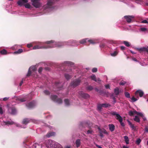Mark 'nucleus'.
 I'll list each match as a JSON object with an SVG mask.
<instances>
[{"mask_svg": "<svg viewBox=\"0 0 148 148\" xmlns=\"http://www.w3.org/2000/svg\"><path fill=\"white\" fill-rule=\"evenodd\" d=\"M76 41L73 40H70L68 41H64L63 42H56L53 40L47 41L46 42L47 44L49 45V48H54L58 47H60L64 45H74L72 43L75 42Z\"/></svg>", "mask_w": 148, "mask_h": 148, "instance_id": "1", "label": "nucleus"}, {"mask_svg": "<svg viewBox=\"0 0 148 148\" xmlns=\"http://www.w3.org/2000/svg\"><path fill=\"white\" fill-rule=\"evenodd\" d=\"M47 41L42 42L39 41H34V46L33 47L32 49L36 50L41 49H49V45L47 44L46 42Z\"/></svg>", "mask_w": 148, "mask_h": 148, "instance_id": "2", "label": "nucleus"}, {"mask_svg": "<svg viewBox=\"0 0 148 148\" xmlns=\"http://www.w3.org/2000/svg\"><path fill=\"white\" fill-rule=\"evenodd\" d=\"M55 0H48L47 4L43 6L44 10L49 12L54 8Z\"/></svg>", "mask_w": 148, "mask_h": 148, "instance_id": "3", "label": "nucleus"}, {"mask_svg": "<svg viewBox=\"0 0 148 148\" xmlns=\"http://www.w3.org/2000/svg\"><path fill=\"white\" fill-rule=\"evenodd\" d=\"M46 146L48 148H63L62 146L60 144L51 140L47 141Z\"/></svg>", "mask_w": 148, "mask_h": 148, "instance_id": "4", "label": "nucleus"}, {"mask_svg": "<svg viewBox=\"0 0 148 148\" xmlns=\"http://www.w3.org/2000/svg\"><path fill=\"white\" fill-rule=\"evenodd\" d=\"M17 3L20 6H24L27 9H31L32 7L30 3H28V0H18Z\"/></svg>", "mask_w": 148, "mask_h": 148, "instance_id": "5", "label": "nucleus"}, {"mask_svg": "<svg viewBox=\"0 0 148 148\" xmlns=\"http://www.w3.org/2000/svg\"><path fill=\"white\" fill-rule=\"evenodd\" d=\"M32 5L36 8H39L42 6L40 0H31Z\"/></svg>", "mask_w": 148, "mask_h": 148, "instance_id": "6", "label": "nucleus"}, {"mask_svg": "<svg viewBox=\"0 0 148 148\" xmlns=\"http://www.w3.org/2000/svg\"><path fill=\"white\" fill-rule=\"evenodd\" d=\"M81 77L72 81L71 83L70 86L71 87H75L78 86L80 83L81 82Z\"/></svg>", "mask_w": 148, "mask_h": 148, "instance_id": "7", "label": "nucleus"}, {"mask_svg": "<svg viewBox=\"0 0 148 148\" xmlns=\"http://www.w3.org/2000/svg\"><path fill=\"white\" fill-rule=\"evenodd\" d=\"M31 119H24L22 122V124L24 125H20L18 124H16V126L18 127H21V128H25L26 127L27 124L29 123L31 121Z\"/></svg>", "mask_w": 148, "mask_h": 148, "instance_id": "8", "label": "nucleus"}, {"mask_svg": "<svg viewBox=\"0 0 148 148\" xmlns=\"http://www.w3.org/2000/svg\"><path fill=\"white\" fill-rule=\"evenodd\" d=\"M36 70V66H32L29 69L27 73V76H30L32 73H35Z\"/></svg>", "mask_w": 148, "mask_h": 148, "instance_id": "9", "label": "nucleus"}, {"mask_svg": "<svg viewBox=\"0 0 148 148\" xmlns=\"http://www.w3.org/2000/svg\"><path fill=\"white\" fill-rule=\"evenodd\" d=\"M51 98L52 100L59 104H60L62 103V100L61 99H57V97L56 95H51Z\"/></svg>", "mask_w": 148, "mask_h": 148, "instance_id": "10", "label": "nucleus"}, {"mask_svg": "<svg viewBox=\"0 0 148 148\" xmlns=\"http://www.w3.org/2000/svg\"><path fill=\"white\" fill-rule=\"evenodd\" d=\"M8 110L9 113L13 115L17 113L16 110L14 106L9 107L8 108Z\"/></svg>", "mask_w": 148, "mask_h": 148, "instance_id": "11", "label": "nucleus"}, {"mask_svg": "<svg viewBox=\"0 0 148 148\" xmlns=\"http://www.w3.org/2000/svg\"><path fill=\"white\" fill-rule=\"evenodd\" d=\"M87 38L83 39L79 41V42L77 41L76 40V42H73L72 43L74 45L73 46L77 45H78V43H79L81 44H84L86 43L87 41Z\"/></svg>", "mask_w": 148, "mask_h": 148, "instance_id": "12", "label": "nucleus"}, {"mask_svg": "<svg viewBox=\"0 0 148 148\" xmlns=\"http://www.w3.org/2000/svg\"><path fill=\"white\" fill-rule=\"evenodd\" d=\"M111 114L113 115H115L116 119L118 120L119 122H121L123 119L119 114L117 113L116 112H113L111 113Z\"/></svg>", "mask_w": 148, "mask_h": 148, "instance_id": "13", "label": "nucleus"}, {"mask_svg": "<svg viewBox=\"0 0 148 148\" xmlns=\"http://www.w3.org/2000/svg\"><path fill=\"white\" fill-rule=\"evenodd\" d=\"M14 123V122L12 121H3L1 122V124L2 126L5 125L8 126L9 125L13 124Z\"/></svg>", "mask_w": 148, "mask_h": 148, "instance_id": "14", "label": "nucleus"}, {"mask_svg": "<svg viewBox=\"0 0 148 148\" xmlns=\"http://www.w3.org/2000/svg\"><path fill=\"white\" fill-rule=\"evenodd\" d=\"M36 102L33 101L31 102L27 103L26 104V106L28 108H31L34 107L36 105Z\"/></svg>", "mask_w": 148, "mask_h": 148, "instance_id": "15", "label": "nucleus"}, {"mask_svg": "<svg viewBox=\"0 0 148 148\" xmlns=\"http://www.w3.org/2000/svg\"><path fill=\"white\" fill-rule=\"evenodd\" d=\"M124 18L128 23H130L131 22L132 19L134 18V16H124Z\"/></svg>", "mask_w": 148, "mask_h": 148, "instance_id": "16", "label": "nucleus"}, {"mask_svg": "<svg viewBox=\"0 0 148 148\" xmlns=\"http://www.w3.org/2000/svg\"><path fill=\"white\" fill-rule=\"evenodd\" d=\"M119 53V51L117 48H116L114 49V51L112 52H111L110 53V55L112 57H115Z\"/></svg>", "mask_w": 148, "mask_h": 148, "instance_id": "17", "label": "nucleus"}, {"mask_svg": "<svg viewBox=\"0 0 148 148\" xmlns=\"http://www.w3.org/2000/svg\"><path fill=\"white\" fill-rule=\"evenodd\" d=\"M64 66H74V64L71 62L66 61L64 62L63 63Z\"/></svg>", "mask_w": 148, "mask_h": 148, "instance_id": "18", "label": "nucleus"}, {"mask_svg": "<svg viewBox=\"0 0 148 148\" xmlns=\"http://www.w3.org/2000/svg\"><path fill=\"white\" fill-rule=\"evenodd\" d=\"M144 94V92L141 90H138L136 91L135 92V97L138 96V95H139L140 97H143Z\"/></svg>", "mask_w": 148, "mask_h": 148, "instance_id": "19", "label": "nucleus"}, {"mask_svg": "<svg viewBox=\"0 0 148 148\" xmlns=\"http://www.w3.org/2000/svg\"><path fill=\"white\" fill-rule=\"evenodd\" d=\"M137 49L140 52L143 51L148 52V47H143L142 48H138Z\"/></svg>", "mask_w": 148, "mask_h": 148, "instance_id": "20", "label": "nucleus"}, {"mask_svg": "<svg viewBox=\"0 0 148 148\" xmlns=\"http://www.w3.org/2000/svg\"><path fill=\"white\" fill-rule=\"evenodd\" d=\"M87 42H90V44H96L97 43V40L96 39H90L89 38H87Z\"/></svg>", "mask_w": 148, "mask_h": 148, "instance_id": "21", "label": "nucleus"}, {"mask_svg": "<svg viewBox=\"0 0 148 148\" xmlns=\"http://www.w3.org/2000/svg\"><path fill=\"white\" fill-rule=\"evenodd\" d=\"M79 94L81 97L85 98H88L89 97V96L88 94L84 92H82Z\"/></svg>", "mask_w": 148, "mask_h": 148, "instance_id": "22", "label": "nucleus"}, {"mask_svg": "<svg viewBox=\"0 0 148 148\" xmlns=\"http://www.w3.org/2000/svg\"><path fill=\"white\" fill-rule=\"evenodd\" d=\"M109 130L111 132L113 131L115 129V126L112 124H109L108 125Z\"/></svg>", "mask_w": 148, "mask_h": 148, "instance_id": "23", "label": "nucleus"}, {"mask_svg": "<svg viewBox=\"0 0 148 148\" xmlns=\"http://www.w3.org/2000/svg\"><path fill=\"white\" fill-rule=\"evenodd\" d=\"M55 134V133L53 132H48L46 135L47 137L49 138L51 136H54Z\"/></svg>", "mask_w": 148, "mask_h": 148, "instance_id": "24", "label": "nucleus"}, {"mask_svg": "<svg viewBox=\"0 0 148 148\" xmlns=\"http://www.w3.org/2000/svg\"><path fill=\"white\" fill-rule=\"evenodd\" d=\"M65 106H68L71 105V102L68 99H65L64 100Z\"/></svg>", "mask_w": 148, "mask_h": 148, "instance_id": "25", "label": "nucleus"}, {"mask_svg": "<svg viewBox=\"0 0 148 148\" xmlns=\"http://www.w3.org/2000/svg\"><path fill=\"white\" fill-rule=\"evenodd\" d=\"M128 122L130 127L132 129V130H136V126H134V125L132 124V123L130 121H128Z\"/></svg>", "mask_w": 148, "mask_h": 148, "instance_id": "26", "label": "nucleus"}, {"mask_svg": "<svg viewBox=\"0 0 148 148\" xmlns=\"http://www.w3.org/2000/svg\"><path fill=\"white\" fill-rule=\"evenodd\" d=\"M136 98H135L134 96H133L131 98V102H135L137 100H138L139 99V97L138 96H137V97H136Z\"/></svg>", "mask_w": 148, "mask_h": 148, "instance_id": "27", "label": "nucleus"}, {"mask_svg": "<svg viewBox=\"0 0 148 148\" xmlns=\"http://www.w3.org/2000/svg\"><path fill=\"white\" fill-rule=\"evenodd\" d=\"M75 143L76 145V146L77 147H79L81 143L80 140V139H77Z\"/></svg>", "mask_w": 148, "mask_h": 148, "instance_id": "28", "label": "nucleus"}, {"mask_svg": "<svg viewBox=\"0 0 148 148\" xmlns=\"http://www.w3.org/2000/svg\"><path fill=\"white\" fill-rule=\"evenodd\" d=\"M114 92L116 95H117L119 93V89L118 88L116 87L114 90Z\"/></svg>", "mask_w": 148, "mask_h": 148, "instance_id": "29", "label": "nucleus"}, {"mask_svg": "<svg viewBox=\"0 0 148 148\" xmlns=\"http://www.w3.org/2000/svg\"><path fill=\"white\" fill-rule=\"evenodd\" d=\"M0 53L2 55H5L7 54V52L5 49H3L0 51Z\"/></svg>", "mask_w": 148, "mask_h": 148, "instance_id": "30", "label": "nucleus"}, {"mask_svg": "<svg viewBox=\"0 0 148 148\" xmlns=\"http://www.w3.org/2000/svg\"><path fill=\"white\" fill-rule=\"evenodd\" d=\"M124 138L125 139V142L127 144H129V140L128 136H125L124 137Z\"/></svg>", "mask_w": 148, "mask_h": 148, "instance_id": "31", "label": "nucleus"}, {"mask_svg": "<svg viewBox=\"0 0 148 148\" xmlns=\"http://www.w3.org/2000/svg\"><path fill=\"white\" fill-rule=\"evenodd\" d=\"M23 52V50L22 49H19L17 51H15L13 53H17V54H20L21 53H22Z\"/></svg>", "mask_w": 148, "mask_h": 148, "instance_id": "32", "label": "nucleus"}, {"mask_svg": "<svg viewBox=\"0 0 148 148\" xmlns=\"http://www.w3.org/2000/svg\"><path fill=\"white\" fill-rule=\"evenodd\" d=\"M147 29L145 27H141L139 29V31L140 32H145L147 31Z\"/></svg>", "mask_w": 148, "mask_h": 148, "instance_id": "33", "label": "nucleus"}, {"mask_svg": "<svg viewBox=\"0 0 148 148\" xmlns=\"http://www.w3.org/2000/svg\"><path fill=\"white\" fill-rule=\"evenodd\" d=\"M134 120L136 122L138 123H139L140 121L139 118L137 116H135V117L134 119Z\"/></svg>", "mask_w": 148, "mask_h": 148, "instance_id": "34", "label": "nucleus"}, {"mask_svg": "<svg viewBox=\"0 0 148 148\" xmlns=\"http://www.w3.org/2000/svg\"><path fill=\"white\" fill-rule=\"evenodd\" d=\"M102 105L103 107L104 108L109 107L110 106V105L108 103H102Z\"/></svg>", "mask_w": 148, "mask_h": 148, "instance_id": "35", "label": "nucleus"}, {"mask_svg": "<svg viewBox=\"0 0 148 148\" xmlns=\"http://www.w3.org/2000/svg\"><path fill=\"white\" fill-rule=\"evenodd\" d=\"M90 77L92 80H94L95 82H96L97 81L96 78V76L94 75H92L90 76Z\"/></svg>", "mask_w": 148, "mask_h": 148, "instance_id": "36", "label": "nucleus"}, {"mask_svg": "<svg viewBox=\"0 0 148 148\" xmlns=\"http://www.w3.org/2000/svg\"><path fill=\"white\" fill-rule=\"evenodd\" d=\"M125 95L126 97L127 98H130V94L128 92H125Z\"/></svg>", "mask_w": 148, "mask_h": 148, "instance_id": "37", "label": "nucleus"}, {"mask_svg": "<svg viewBox=\"0 0 148 148\" xmlns=\"http://www.w3.org/2000/svg\"><path fill=\"white\" fill-rule=\"evenodd\" d=\"M124 44L127 47H129L130 46V43L127 41H124L123 42Z\"/></svg>", "mask_w": 148, "mask_h": 148, "instance_id": "38", "label": "nucleus"}, {"mask_svg": "<svg viewBox=\"0 0 148 148\" xmlns=\"http://www.w3.org/2000/svg\"><path fill=\"white\" fill-rule=\"evenodd\" d=\"M64 76L66 79L67 80L69 79L71 77V76L68 74H65Z\"/></svg>", "mask_w": 148, "mask_h": 148, "instance_id": "39", "label": "nucleus"}, {"mask_svg": "<svg viewBox=\"0 0 148 148\" xmlns=\"http://www.w3.org/2000/svg\"><path fill=\"white\" fill-rule=\"evenodd\" d=\"M33 45L34 46V42H31L30 43L28 44L27 45V47L29 48L31 47H33Z\"/></svg>", "mask_w": 148, "mask_h": 148, "instance_id": "40", "label": "nucleus"}, {"mask_svg": "<svg viewBox=\"0 0 148 148\" xmlns=\"http://www.w3.org/2000/svg\"><path fill=\"white\" fill-rule=\"evenodd\" d=\"M106 47V45L104 43H102L100 45V47L101 49L105 48Z\"/></svg>", "mask_w": 148, "mask_h": 148, "instance_id": "41", "label": "nucleus"}, {"mask_svg": "<svg viewBox=\"0 0 148 148\" xmlns=\"http://www.w3.org/2000/svg\"><path fill=\"white\" fill-rule=\"evenodd\" d=\"M102 107H103L102 104H98L97 106V109L101 111Z\"/></svg>", "mask_w": 148, "mask_h": 148, "instance_id": "42", "label": "nucleus"}, {"mask_svg": "<svg viewBox=\"0 0 148 148\" xmlns=\"http://www.w3.org/2000/svg\"><path fill=\"white\" fill-rule=\"evenodd\" d=\"M18 100L21 102H24L26 101V99L25 98H21L20 97L18 98Z\"/></svg>", "mask_w": 148, "mask_h": 148, "instance_id": "43", "label": "nucleus"}, {"mask_svg": "<svg viewBox=\"0 0 148 148\" xmlns=\"http://www.w3.org/2000/svg\"><path fill=\"white\" fill-rule=\"evenodd\" d=\"M135 2L139 4H141L142 3V1L141 0H134Z\"/></svg>", "mask_w": 148, "mask_h": 148, "instance_id": "44", "label": "nucleus"}, {"mask_svg": "<svg viewBox=\"0 0 148 148\" xmlns=\"http://www.w3.org/2000/svg\"><path fill=\"white\" fill-rule=\"evenodd\" d=\"M141 141V139L140 138H138L137 139V140L136 141V143L138 145L140 143Z\"/></svg>", "mask_w": 148, "mask_h": 148, "instance_id": "45", "label": "nucleus"}, {"mask_svg": "<svg viewBox=\"0 0 148 148\" xmlns=\"http://www.w3.org/2000/svg\"><path fill=\"white\" fill-rule=\"evenodd\" d=\"M87 89L89 90H91L93 89V87L91 86H89L87 87Z\"/></svg>", "mask_w": 148, "mask_h": 148, "instance_id": "46", "label": "nucleus"}, {"mask_svg": "<svg viewBox=\"0 0 148 148\" xmlns=\"http://www.w3.org/2000/svg\"><path fill=\"white\" fill-rule=\"evenodd\" d=\"M18 46H17V45H14L13 47H11V49H12L15 50L17 49Z\"/></svg>", "mask_w": 148, "mask_h": 148, "instance_id": "47", "label": "nucleus"}, {"mask_svg": "<svg viewBox=\"0 0 148 148\" xmlns=\"http://www.w3.org/2000/svg\"><path fill=\"white\" fill-rule=\"evenodd\" d=\"M97 71V69L96 68H94L92 69V71L93 73L96 72Z\"/></svg>", "mask_w": 148, "mask_h": 148, "instance_id": "48", "label": "nucleus"}, {"mask_svg": "<svg viewBox=\"0 0 148 148\" xmlns=\"http://www.w3.org/2000/svg\"><path fill=\"white\" fill-rule=\"evenodd\" d=\"M93 131L92 130H88L87 132V134H92V133L93 132Z\"/></svg>", "mask_w": 148, "mask_h": 148, "instance_id": "49", "label": "nucleus"}, {"mask_svg": "<svg viewBox=\"0 0 148 148\" xmlns=\"http://www.w3.org/2000/svg\"><path fill=\"white\" fill-rule=\"evenodd\" d=\"M44 93L46 95H49L50 93L49 91L47 90H45L44 91Z\"/></svg>", "mask_w": 148, "mask_h": 148, "instance_id": "50", "label": "nucleus"}, {"mask_svg": "<svg viewBox=\"0 0 148 148\" xmlns=\"http://www.w3.org/2000/svg\"><path fill=\"white\" fill-rule=\"evenodd\" d=\"M137 115L142 117L144 115L142 113L140 112H138Z\"/></svg>", "mask_w": 148, "mask_h": 148, "instance_id": "51", "label": "nucleus"}, {"mask_svg": "<svg viewBox=\"0 0 148 148\" xmlns=\"http://www.w3.org/2000/svg\"><path fill=\"white\" fill-rule=\"evenodd\" d=\"M42 67H40L39 68L38 70V72L39 73H41L42 71Z\"/></svg>", "mask_w": 148, "mask_h": 148, "instance_id": "52", "label": "nucleus"}, {"mask_svg": "<svg viewBox=\"0 0 148 148\" xmlns=\"http://www.w3.org/2000/svg\"><path fill=\"white\" fill-rule=\"evenodd\" d=\"M125 83H126L124 81L121 82L119 83V85H124L125 84Z\"/></svg>", "mask_w": 148, "mask_h": 148, "instance_id": "53", "label": "nucleus"}, {"mask_svg": "<svg viewBox=\"0 0 148 148\" xmlns=\"http://www.w3.org/2000/svg\"><path fill=\"white\" fill-rule=\"evenodd\" d=\"M129 114L130 115L132 116L134 114L133 111H130L129 112Z\"/></svg>", "mask_w": 148, "mask_h": 148, "instance_id": "54", "label": "nucleus"}, {"mask_svg": "<svg viewBox=\"0 0 148 148\" xmlns=\"http://www.w3.org/2000/svg\"><path fill=\"white\" fill-rule=\"evenodd\" d=\"M3 113V110L2 107H0V114H2Z\"/></svg>", "mask_w": 148, "mask_h": 148, "instance_id": "55", "label": "nucleus"}, {"mask_svg": "<svg viewBox=\"0 0 148 148\" xmlns=\"http://www.w3.org/2000/svg\"><path fill=\"white\" fill-rule=\"evenodd\" d=\"M142 23H148V22L146 20H144L142 21Z\"/></svg>", "mask_w": 148, "mask_h": 148, "instance_id": "56", "label": "nucleus"}, {"mask_svg": "<svg viewBox=\"0 0 148 148\" xmlns=\"http://www.w3.org/2000/svg\"><path fill=\"white\" fill-rule=\"evenodd\" d=\"M132 59L135 62H139V61L137 59H136V58H132Z\"/></svg>", "mask_w": 148, "mask_h": 148, "instance_id": "57", "label": "nucleus"}, {"mask_svg": "<svg viewBox=\"0 0 148 148\" xmlns=\"http://www.w3.org/2000/svg\"><path fill=\"white\" fill-rule=\"evenodd\" d=\"M36 143H35L33 145V146L31 147V148H36V145H37Z\"/></svg>", "mask_w": 148, "mask_h": 148, "instance_id": "58", "label": "nucleus"}, {"mask_svg": "<svg viewBox=\"0 0 148 148\" xmlns=\"http://www.w3.org/2000/svg\"><path fill=\"white\" fill-rule=\"evenodd\" d=\"M112 98L113 100V103H115L116 102L115 98L114 97H112Z\"/></svg>", "mask_w": 148, "mask_h": 148, "instance_id": "59", "label": "nucleus"}, {"mask_svg": "<svg viewBox=\"0 0 148 148\" xmlns=\"http://www.w3.org/2000/svg\"><path fill=\"white\" fill-rule=\"evenodd\" d=\"M123 121V119L122 120V121L121 122H119L120 123V124L122 126H125L124 123L122 122Z\"/></svg>", "mask_w": 148, "mask_h": 148, "instance_id": "60", "label": "nucleus"}, {"mask_svg": "<svg viewBox=\"0 0 148 148\" xmlns=\"http://www.w3.org/2000/svg\"><path fill=\"white\" fill-rule=\"evenodd\" d=\"M105 87L106 88H110V87L109 84H107L105 86Z\"/></svg>", "mask_w": 148, "mask_h": 148, "instance_id": "61", "label": "nucleus"}, {"mask_svg": "<svg viewBox=\"0 0 148 148\" xmlns=\"http://www.w3.org/2000/svg\"><path fill=\"white\" fill-rule=\"evenodd\" d=\"M9 99V97H5L3 99V100L4 101H5Z\"/></svg>", "mask_w": 148, "mask_h": 148, "instance_id": "62", "label": "nucleus"}, {"mask_svg": "<svg viewBox=\"0 0 148 148\" xmlns=\"http://www.w3.org/2000/svg\"><path fill=\"white\" fill-rule=\"evenodd\" d=\"M121 49L122 50H123L125 49V47L124 46H121Z\"/></svg>", "mask_w": 148, "mask_h": 148, "instance_id": "63", "label": "nucleus"}, {"mask_svg": "<svg viewBox=\"0 0 148 148\" xmlns=\"http://www.w3.org/2000/svg\"><path fill=\"white\" fill-rule=\"evenodd\" d=\"M145 130L146 132H148V127H145Z\"/></svg>", "mask_w": 148, "mask_h": 148, "instance_id": "64", "label": "nucleus"}]
</instances>
